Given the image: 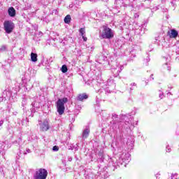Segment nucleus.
Returning a JSON list of instances; mask_svg holds the SVG:
<instances>
[{
  "instance_id": "40",
  "label": "nucleus",
  "mask_w": 179,
  "mask_h": 179,
  "mask_svg": "<svg viewBox=\"0 0 179 179\" xmlns=\"http://www.w3.org/2000/svg\"><path fill=\"white\" fill-rule=\"evenodd\" d=\"M160 176V173H157L156 175H155V177H156V178L157 179H159L160 178V177H159Z\"/></svg>"
},
{
  "instance_id": "20",
  "label": "nucleus",
  "mask_w": 179,
  "mask_h": 179,
  "mask_svg": "<svg viewBox=\"0 0 179 179\" xmlns=\"http://www.w3.org/2000/svg\"><path fill=\"white\" fill-rule=\"evenodd\" d=\"M108 166H110L111 167V166H113V167H115V159H113V158H110L108 159Z\"/></svg>"
},
{
  "instance_id": "11",
  "label": "nucleus",
  "mask_w": 179,
  "mask_h": 179,
  "mask_svg": "<svg viewBox=\"0 0 179 179\" xmlns=\"http://www.w3.org/2000/svg\"><path fill=\"white\" fill-rule=\"evenodd\" d=\"M99 64H101L102 65H111V63L108 62V58L104 55H101L99 57Z\"/></svg>"
},
{
  "instance_id": "31",
  "label": "nucleus",
  "mask_w": 179,
  "mask_h": 179,
  "mask_svg": "<svg viewBox=\"0 0 179 179\" xmlns=\"http://www.w3.org/2000/svg\"><path fill=\"white\" fill-rule=\"evenodd\" d=\"M7 47L6 45H3L0 48V51H6Z\"/></svg>"
},
{
  "instance_id": "34",
  "label": "nucleus",
  "mask_w": 179,
  "mask_h": 179,
  "mask_svg": "<svg viewBox=\"0 0 179 179\" xmlns=\"http://www.w3.org/2000/svg\"><path fill=\"white\" fill-rule=\"evenodd\" d=\"M177 76H178L177 73H173L171 75V78L174 79L175 78H177Z\"/></svg>"
},
{
  "instance_id": "26",
  "label": "nucleus",
  "mask_w": 179,
  "mask_h": 179,
  "mask_svg": "<svg viewBox=\"0 0 179 179\" xmlns=\"http://www.w3.org/2000/svg\"><path fill=\"white\" fill-rule=\"evenodd\" d=\"M83 2V1L82 0H74L75 5H80Z\"/></svg>"
},
{
  "instance_id": "18",
  "label": "nucleus",
  "mask_w": 179,
  "mask_h": 179,
  "mask_svg": "<svg viewBox=\"0 0 179 179\" xmlns=\"http://www.w3.org/2000/svg\"><path fill=\"white\" fill-rule=\"evenodd\" d=\"M8 15L10 17H15L16 16V10L13 7L8 8Z\"/></svg>"
},
{
  "instance_id": "43",
  "label": "nucleus",
  "mask_w": 179,
  "mask_h": 179,
  "mask_svg": "<svg viewBox=\"0 0 179 179\" xmlns=\"http://www.w3.org/2000/svg\"><path fill=\"white\" fill-rule=\"evenodd\" d=\"M83 38L84 41H87V38L85 37V36H83Z\"/></svg>"
},
{
  "instance_id": "10",
  "label": "nucleus",
  "mask_w": 179,
  "mask_h": 179,
  "mask_svg": "<svg viewBox=\"0 0 179 179\" xmlns=\"http://www.w3.org/2000/svg\"><path fill=\"white\" fill-rule=\"evenodd\" d=\"M84 176L85 178L88 179H98L99 176L94 174V170L92 169H87L85 172Z\"/></svg>"
},
{
  "instance_id": "25",
  "label": "nucleus",
  "mask_w": 179,
  "mask_h": 179,
  "mask_svg": "<svg viewBox=\"0 0 179 179\" xmlns=\"http://www.w3.org/2000/svg\"><path fill=\"white\" fill-rule=\"evenodd\" d=\"M31 106L34 108H40V103H37V102H33L31 103Z\"/></svg>"
},
{
  "instance_id": "37",
  "label": "nucleus",
  "mask_w": 179,
  "mask_h": 179,
  "mask_svg": "<svg viewBox=\"0 0 179 179\" xmlns=\"http://www.w3.org/2000/svg\"><path fill=\"white\" fill-rule=\"evenodd\" d=\"M3 99L6 100V96L0 97V101H3Z\"/></svg>"
},
{
  "instance_id": "15",
  "label": "nucleus",
  "mask_w": 179,
  "mask_h": 179,
  "mask_svg": "<svg viewBox=\"0 0 179 179\" xmlns=\"http://www.w3.org/2000/svg\"><path fill=\"white\" fill-rule=\"evenodd\" d=\"M88 96L87 94H86L85 93L83 94H79L76 100L77 101H83V100H86L87 99H88Z\"/></svg>"
},
{
  "instance_id": "49",
  "label": "nucleus",
  "mask_w": 179,
  "mask_h": 179,
  "mask_svg": "<svg viewBox=\"0 0 179 179\" xmlns=\"http://www.w3.org/2000/svg\"><path fill=\"white\" fill-rule=\"evenodd\" d=\"M14 143H17V141H14Z\"/></svg>"
},
{
  "instance_id": "16",
  "label": "nucleus",
  "mask_w": 179,
  "mask_h": 179,
  "mask_svg": "<svg viewBox=\"0 0 179 179\" xmlns=\"http://www.w3.org/2000/svg\"><path fill=\"white\" fill-rule=\"evenodd\" d=\"M134 142L135 141H134L132 137H130V138H128L127 142V145L129 149H133L134 148Z\"/></svg>"
},
{
  "instance_id": "29",
  "label": "nucleus",
  "mask_w": 179,
  "mask_h": 179,
  "mask_svg": "<svg viewBox=\"0 0 179 179\" xmlns=\"http://www.w3.org/2000/svg\"><path fill=\"white\" fill-rule=\"evenodd\" d=\"M178 177V174L175 173V174H172V175H171V179H177Z\"/></svg>"
},
{
  "instance_id": "47",
  "label": "nucleus",
  "mask_w": 179,
  "mask_h": 179,
  "mask_svg": "<svg viewBox=\"0 0 179 179\" xmlns=\"http://www.w3.org/2000/svg\"><path fill=\"white\" fill-rule=\"evenodd\" d=\"M18 142H22V138H18Z\"/></svg>"
},
{
  "instance_id": "32",
  "label": "nucleus",
  "mask_w": 179,
  "mask_h": 179,
  "mask_svg": "<svg viewBox=\"0 0 179 179\" xmlns=\"http://www.w3.org/2000/svg\"><path fill=\"white\" fill-rule=\"evenodd\" d=\"M165 68H166H166H167V69L169 70V71H171V67L170 66H169V63H166V64H164V66Z\"/></svg>"
},
{
  "instance_id": "30",
  "label": "nucleus",
  "mask_w": 179,
  "mask_h": 179,
  "mask_svg": "<svg viewBox=\"0 0 179 179\" xmlns=\"http://www.w3.org/2000/svg\"><path fill=\"white\" fill-rule=\"evenodd\" d=\"M144 62H146L145 65H148V62H150V57H149V56L147 57L146 59H144Z\"/></svg>"
},
{
  "instance_id": "14",
  "label": "nucleus",
  "mask_w": 179,
  "mask_h": 179,
  "mask_svg": "<svg viewBox=\"0 0 179 179\" xmlns=\"http://www.w3.org/2000/svg\"><path fill=\"white\" fill-rule=\"evenodd\" d=\"M5 143H0V159H5Z\"/></svg>"
},
{
  "instance_id": "5",
  "label": "nucleus",
  "mask_w": 179,
  "mask_h": 179,
  "mask_svg": "<svg viewBox=\"0 0 179 179\" xmlns=\"http://www.w3.org/2000/svg\"><path fill=\"white\" fill-rule=\"evenodd\" d=\"M100 36L102 37V38L110 40V38H113V37H114V31L107 26H103V31L101 33Z\"/></svg>"
},
{
  "instance_id": "13",
  "label": "nucleus",
  "mask_w": 179,
  "mask_h": 179,
  "mask_svg": "<svg viewBox=\"0 0 179 179\" xmlns=\"http://www.w3.org/2000/svg\"><path fill=\"white\" fill-rule=\"evenodd\" d=\"M89 134H90V127L89 126H86L83 131V139H87V138L89 137Z\"/></svg>"
},
{
  "instance_id": "35",
  "label": "nucleus",
  "mask_w": 179,
  "mask_h": 179,
  "mask_svg": "<svg viewBox=\"0 0 179 179\" xmlns=\"http://www.w3.org/2000/svg\"><path fill=\"white\" fill-rule=\"evenodd\" d=\"M166 152H168V153H170V152H171V148H170L169 145L166 146Z\"/></svg>"
},
{
  "instance_id": "9",
  "label": "nucleus",
  "mask_w": 179,
  "mask_h": 179,
  "mask_svg": "<svg viewBox=\"0 0 179 179\" xmlns=\"http://www.w3.org/2000/svg\"><path fill=\"white\" fill-rule=\"evenodd\" d=\"M38 125L40 127L41 131L43 132H45L50 129V122L48 120H45L43 121L39 120Z\"/></svg>"
},
{
  "instance_id": "1",
  "label": "nucleus",
  "mask_w": 179,
  "mask_h": 179,
  "mask_svg": "<svg viewBox=\"0 0 179 179\" xmlns=\"http://www.w3.org/2000/svg\"><path fill=\"white\" fill-rule=\"evenodd\" d=\"M112 119L113 120V124L118 125V129H130L132 127V117L129 115H122V120H124L125 122H117L118 115L115 113H113Z\"/></svg>"
},
{
  "instance_id": "48",
  "label": "nucleus",
  "mask_w": 179,
  "mask_h": 179,
  "mask_svg": "<svg viewBox=\"0 0 179 179\" xmlns=\"http://www.w3.org/2000/svg\"><path fill=\"white\" fill-rule=\"evenodd\" d=\"M90 2H94V0H89Z\"/></svg>"
},
{
  "instance_id": "24",
  "label": "nucleus",
  "mask_w": 179,
  "mask_h": 179,
  "mask_svg": "<svg viewBox=\"0 0 179 179\" xmlns=\"http://www.w3.org/2000/svg\"><path fill=\"white\" fill-rule=\"evenodd\" d=\"M70 149H71V150H75L76 152L79 150V144L77 143L76 145H73Z\"/></svg>"
},
{
  "instance_id": "46",
  "label": "nucleus",
  "mask_w": 179,
  "mask_h": 179,
  "mask_svg": "<svg viewBox=\"0 0 179 179\" xmlns=\"http://www.w3.org/2000/svg\"><path fill=\"white\" fill-rule=\"evenodd\" d=\"M8 94H9V92H8V91H5L4 92H3V94H8Z\"/></svg>"
},
{
  "instance_id": "19",
  "label": "nucleus",
  "mask_w": 179,
  "mask_h": 179,
  "mask_svg": "<svg viewBox=\"0 0 179 179\" xmlns=\"http://www.w3.org/2000/svg\"><path fill=\"white\" fill-rule=\"evenodd\" d=\"M37 53L31 52V61L32 62H37Z\"/></svg>"
},
{
  "instance_id": "8",
  "label": "nucleus",
  "mask_w": 179,
  "mask_h": 179,
  "mask_svg": "<svg viewBox=\"0 0 179 179\" xmlns=\"http://www.w3.org/2000/svg\"><path fill=\"white\" fill-rule=\"evenodd\" d=\"M15 24L12 21L4 22V30L7 34H10L13 31Z\"/></svg>"
},
{
  "instance_id": "39",
  "label": "nucleus",
  "mask_w": 179,
  "mask_h": 179,
  "mask_svg": "<svg viewBox=\"0 0 179 179\" xmlns=\"http://www.w3.org/2000/svg\"><path fill=\"white\" fill-rule=\"evenodd\" d=\"M130 86H134V87H136V83H132L130 84Z\"/></svg>"
},
{
  "instance_id": "4",
  "label": "nucleus",
  "mask_w": 179,
  "mask_h": 179,
  "mask_svg": "<svg viewBox=\"0 0 179 179\" xmlns=\"http://www.w3.org/2000/svg\"><path fill=\"white\" fill-rule=\"evenodd\" d=\"M65 103H68V98L59 99L56 102V108L59 115H62L65 113Z\"/></svg>"
},
{
  "instance_id": "2",
  "label": "nucleus",
  "mask_w": 179,
  "mask_h": 179,
  "mask_svg": "<svg viewBox=\"0 0 179 179\" xmlns=\"http://www.w3.org/2000/svg\"><path fill=\"white\" fill-rule=\"evenodd\" d=\"M96 85L101 87L96 91V93H99V94H101L103 90L105 93H111L115 89V83L113 79L108 80L106 83L101 80V83H98Z\"/></svg>"
},
{
  "instance_id": "6",
  "label": "nucleus",
  "mask_w": 179,
  "mask_h": 179,
  "mask_svg": "<svg viewBox=\"0 0 179 179\" xmlns=\"http://www.w3.org/2000/svg\"><path fill=\"white\" fill-rule=\"evenodd\" d=\"M47 176H48V172L45 169H38L35 174L34 175V179H47Z\"/></svg>"
},
{
  "instance_id": "50",
  "label": "nucleus",
  "mask_w": 179,
  "mask_h": 179,
  "mask_svg": "<svg viewBox=\"0 0 179 179\" xmlns=\"http://www.w3.org/2000/svg\"><path fill=\"white\" fill-rule=\"evenodd\" d=\"M102 1H105L106 2H107L108 0H102Z\"/></svg>"
},
{
  "instance_id": "7",
  "label": "nucleus",
  "mask_w": 179,
  "mask_h": 179,
  "mask_svg": "<svg viewBox=\"0 0 179 179\" xmlns=\"http://www.w3.org/2000/svg\"><path fill=\"white\" fill-rule=\"evenodd\" d=\"M129 160H131V155L129 153H125L122 154L117 162V164H124V163H129Z\"/></svg>"
},
{
  "instance_id": "3",
  "label": "nucleus",
  "mask_w": 179,
  "mask_h": 179,
  "mask_svg": "<svg viewBox=\"0 0 179 179\" xmlns=\"http://www.w3.org/2000/svg\"><path fill=\"white\" fill-rule=\"evenodd\" d=\"M110 66H111L110 69L115 78H117V76H119L120 73H121V72H122V70L124 69V65L120 64L117 61L111 62Z\"/></svg>"
},
{
  "instance_id": "23",
  "label": "nucleus",
  "mask_w": 179,
  "mask_h": 179,
  "mask_svg": "<svg viewBox=\"0 0 179 179\" xmlns=\"http://www.w3.org/2000/svg\"><path fill=\"white\" fill-rule=\"evenodd\" d=\"M20 155H27V153H31V150L29 148L26 149V151H22V150H20Z\"/></svg>"
},
{
  "instance_id": "27",
  "label": "nucleus",
  "mask_w": 179,
  "mask_h": 179,
  "mask_svg": "<svg viewBox=\"0 0 179 179\" xmlns=\"http://www.w3.org/2000/svg\"><path fill=\"white\" fill-rule=\"evenodd\" d=\"M80 33L82 36H85V34L86 33V31H85V28H81L80 29Z\"/></svg>"
},
{
  "instance_id": "38",
  "label": "nucleus",
  "mask_w": 179,
  "mask_h": 179,
  "mask_svg": "<svg viewBox=\"0 0 179 179\" xmlns=\"http://www.w3.org/2000/svg\"><path fill=\"white\" fill-rule=\"evenodd\" d=\"M134 17H135V19H137L138 17H139V14L135 13L134 14Z\"/></svg>"
},
{
  "instance_id": "44",
  "label": "nucleus",
  "mask_w": 179,
  "mask_h": 179,
  "mask_svg": "<svg viewBox=\"0 0 179 179\" xmlns=\"http://www.w3.org/2000/svg\"><path fill=\"white\" fill-rule=\"evenodd\" d=\"M152 76H153V74H152L151 76H150V80H154V78H152Z\"/></svg>"
},
{
  "instance_id": "17",
  "label": "nucleus",
  "mask_w": 179,
  "mask_h": 179,
  "mask_svg": "<svg viewBox=\"0 0 179 179\" xmlns=\"http://www.w3.org/2000/svg\"><path fill=\"white\" fill-rule=\"evenodd\" d=\"M7 110L8 113H11L13 115H17V111L15 110L11 104L8 105Z\"/></svg>"
},
{
  "instance_id": "42",
  "label": "nucleus",
  "mask_w": 179,
  "mask_h": 179,
  "mask_svg": "<svg viewBox=\"0 0 179 179\" xmlns=\"http://www.w3.org/2000/svg\"><path fill=\"white\" fill-rule=\"evenodd\" d=\"M135 87H136L131 86V87H130L131 92H132V90H134L135 89Z\"/></svg>"
},
{
  "instance_id": "21",
  "label": "nucleus",
  "mask_w": 179,
  "mask_h": 179,
  "mask_svg": "<svg viewBox=\"0 0 179 179\" xmlns=\"http://www.w3.org/2000/svg\"><path fill=\"white\" fill-rule=\"evenodd\" d=\"M71 15H67L65 17H64V23H66L67 24H69V23H71Z\"/></svg>"
},
{
  "instance_id": "51",
  "label": "nucleus",
  "mask_w": 179,
  "mask_h": 179,
  "mask_svg": "<svg viewBox=\"0 0 179 179\" xmlns=\"http://www.w3.org/2000/svg\"><path fill=\"white\" fill-rule=\"evenodd\" d=\"M148 1H152V0H148Z\"/></svg>"
},
{
  "instance_id": "45",
  "label": "nucleus",
  "mask_w": 179,
  "mask_h": 179,
  "mask_svg": "<svg viewBox=\"0 0 179 179\" xmlns=\"http://www.w3.org/2000/svg\"><path fill=\"white\" fill-rule=\"evenodd\" d=\"M69 162H72V157H69Z\"/></svg>"
},
{
  "instance_id": "36",
  "label": "nucleus",
  "mask_w": 179,
  "mask_h": 179,
  "mask_svg": "<svg viewBox=\"0 0 179 179\" xmlns=\"http://www.w3.org/2000/svg\"><path fill=\"white\" fill-rule=\"evenodd\" d=\"M3 122H5L3 120H0V127H2V125H3Z\"/></svg>"
},
{
  "instance_id": "41",
  "label": "nucleus",
  "mask_w": 179,
  "mask_h": 179,
  "mask_svg": "<svg viewBox=\"0 0 179 179\" xmlns=\"http://www.w3.org/2000/svg\"><path fill=\"white\" fill-rule=\"evenodd\" d=\"M96 105L99 106V97H96Z\"/></svg>"
},
{
  "instance_id": "12",
  "label": "nucleus",
  "mask_w": 179,
  "mask_h": 179,
  "mask_svg": "<svg viewBox=\"0 0 179 179\" xmlns=\"http://www.w3.org/2000/svg\"><path fill=\"white\" fill-rule=\"evenodd\" d=\"M168 36L170 38H177L178 37V31L176 29H171L168 31Z\"/></svg>"
},
{
  "instance_id": "33",
  "label": "nucleus",
  "mask_w": 179,
  "mask_h": 179,
  "mask_svg": "<svg viewBox=\"0 0 179 179\" xmlns=\"http://www.w3.org/2000/svg\"><path fill=\"white\" fill-rule=\"evenodd\" d=\"M159 92H160L159 94V99H163L164 97V94H163L161 90H159Z\"/></svg>"
},
{
  "instance_id": "22",
  "label": "nucleus",
  "mask_w": 179,
  "mask_h": 179,
  "mask_svg": "<svg viewBox=\"0 0 179 179\" xmlns=\"http://www.w3.org/2000/svg\"><path fill=\"white\" fill-rule=\"evenodd\" d=\"M61 71H62V73H66L68 72V66H66V65L64 64L62 66Z\"/></svg>"
},
{
  "instance_id": "28",
  "label": "nucleus",
  "mask_w": 179,
  "mask_h": 179,
  "mask_svg": "<svg viewBox=\"0 0 179 179\" xmlns=\"http://www.w3.org/2000/svg\"><path fill=\"white\" fill-rule=\"evenodd\" d=\"M52 150L53 152H58V150H59V147H58V145H55L52 148Z\"/></svg>"
}]
</instances>
